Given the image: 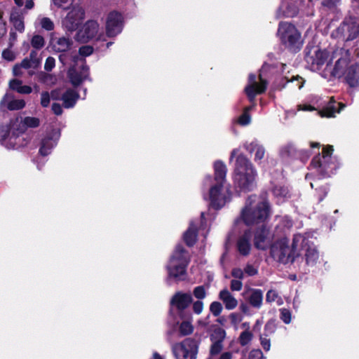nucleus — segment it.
I'll use <instances>...</instances> for the list:
<instances>
[{"label":"nucleus","mask_w":359,"mask_h":359,"mask_svg":"<svg viewBox=\"0 0 359 359\" xmlns=\"http://www.w3.org/2000/svg\"><path fill=\"white\" fill-rule=\"evenodd\" d=\"M292 150V147L291 146H285L284 147H283L280 150V155L283 156V157H285L286 156H287L290 151Z\"/></svg>","instance_id":"nucleus-61"},{"label":"nucleus","mask_w":359,"mask_h":359,"mask_svg":"<svg viewBox=\"0 0 359 359\" xmlns=\"http://www.w3.org/2000/svg\"><path fill=\"white\" fill-rule=\"evenodd\" d=\"M2 57L8 61H13L15 59L16 55L11 49H6L3 51Z\"/></svg>","instance_id":"nucleus-50"},{"label":"nucleus","mask_w":359,"mask_h":359,"mask_svg":"<svg viewBox=\"0 0 359 359\" xmlns=\"http://www.w3.org/2000/svg\"><path fill=\"white\" fill-rule=\"evenodd\" d=\"M259 83L256 81L255 74H250L248 78V84L245 88V91L249 100L252 102L257 94L263 93L266 88V82L259 75Z\"/></svg>","instance_id":"nucleus-14"},{"label":"nucleus","mask_w":359,"mask_h":359,"mask_svg":"<svg viewBox=\"0 0 359 359\" xmlns=\"http://www.w3.org/2000/svg\"><path fill=\"white\" fill-rule=\"evenodd\" d=\"M248 359H265L260 349H253L249 353Z\"/></svg>","instance_id":"nucleus-49"},{"label":"nucleus","mask_w":359,"mask_h":359,"mask_svg":"<svg viewBox=\"0 0 359 359\" xmlns=\"http://www.w3.org/2000/svg\"><path fill=\"white\" fill-rule=\"evenodd\" d=\"M52 44L54 50L57 52H65L69 50L72 45V41L66 37L53 39Z\"/></svg>","instance_id":"nucleus-29"},{"label":"nucleus","mask_w":359,"mask_h":359,"mask_svg":"<svg viewBox=\"0 0 359 359\" xmlns=\"http://www.w3.org/2000/svg\"><path fill=\"white\" fill-rule=\"evenodd\" d=\"M88 76V68L86 66H83L80 72H77L74 67L69 69L68 72V77L70 82L74 86L81 84Z\"/></svg>","instance_id":"nucleus-22"},{"label":"nucleus","mask_w":359,"mask_h":359,"mask_svg":"<svg viewBox=\"0 0 359 359\" xmlns=\"http://www.w3.org/2000/svg\"><path fill=\"white\" fill-rule=\"evenodd\" d=\"M194 332V326L191 321L183 320L179 325V332L181 336H187Z\"/></svg>","instance_id":"nucleus-37"},{"label":"nucleus","mask_w":359,"mask_h":359,"mask_svg":"<svg viewBox=\"0 0 359 359\" xmlns=\"http://www.w3.org/2000/svg\"><path fill=\"white\" fill-rule=\"evenodd\" d=\"M244 273L249 276H253L257 273V269H255L252 264H247L244 268Z\"/></svg>","instance_id":"nucleus-57"},{"label":"nucleus","mask_w":359,"mask_h":359,"mask_svg":"<svg viewBox=\"0 0 359 359\" xmlns=\"http://www.w3.org/2000/svg\"><path fill=\"white\" fill-rule=\"evenodd\" d=\"M25 102L24 100L13 99V95L8 93L2 98L0 102V109L7 108L9 110H18L24 108Z\"/></svg>","instance_id":"nucleus-21"},{"label":"nucleus","mask_w":359,"mask_h":359,"mask_svg":"<svg viewBox=\"0 0 359 359\" xmlns=\"http://www.w3.org/2000/svg\"><path fill=\"white\" fill-rule=\"evenodd\" d=\"M243 287V283L241 280L233 279L231 281V290L233 291H240Z\"/></svg>","instance_id":"nucleus-52"},{"label":"nucleus","mask_w":359,"mask_h":359,"mask_svg":"<svg viewBox=\"0 0 359 359\" xmlns=\"http://www.w3.org/2000/svg\"><path fill=\"white\" fill-rule=\"evenodd\" d=\"M338 32L343 33L346 41H351L359 34V25L355 22H344L339 28Z\"/></svg>","instance_id":"nucleus-19"},{"label":"nucleus","mask_w":359,"mask_h":359,"mask_svg":"<svg viewBox=\"0 0 359 359\" xmlns=\"http://www.w3.org/2000/svg\"><path fill=\"white\" fill-rule=\"evenodd\" d=\"M249 304L255 309H260L263 302V292L260 289H251L248 298Z\"/></svg>","instance_id":"nucleus-28"},{"label":"nucleus","mask_w":359,"mask_h":359,"mask_svg":"<svg viewBox=\"0 0 359 359\" xmlns=\"http://www.w3.org/2000/svg\"><path fill=\"white\" fill-rule=\"evenodd\" d=\"M272 193L278 203H281L290 198V191L284 185H276L272 189Z\"/></svg>","instance_id":"nucleus-27"},{"label":"nucleus","mask_w":359,"mask_h":359,"mask_svg":"<svg viewBox=\"0 0 359 359\" xmlns=\"http://www.w3.org/2000/svg\"><path fill=\"white\" fill-rule=\"evenodd\" d=\"M278 301V304H282V299L280 297H279L278 292L274 290H269L266 294V301L268 303H271Z\"/></svg>","instance_id":"nucleus-42"},{"label":"nucleus","mask_w":359,"mask_h":359,"mask_svg":"<svg viewBox=\"0 0 359 359\" xmlns=\"http://www.w3.org/2000/svg\"><path fill=\"white\" fill-rule=\"evenodd\" d=\"M305 59L312 71H318L324 66L327 68L330 67L332 55L326 49H321L318 46L307 47Z\"/></svg>","instance_id":"nucleus-7"},{"label":"nucleus","mask_w":359,"mask_h":359,"mask_svg":"<svg viewBox=\"0 0 359 359\" xmlns=\"http://www.w3.org/2000/svg\"><path fill=\"white\" fill-rule=\"evenodd\" d=\"M187 266L182 264L169 263L167 266L169 277L173 278L177 281L184 280Z\"/></svg>","instance_id":"nucleus-24"},{"label":"nucleus","mask_w":359,"mask_h":359,"mask_svg":"<svg viewBox=\"0 0 359 359\" xmlns=\"http://www.w3.org/2000/svg\"><path fill=\"white\" fill-rule=\"evenodd\" d=\"M59 137L60 133L58 131H54L51 135H48L44 137L41 140V147L39 149V153L41 155H48L51 152L52 149L56 145Z\"/></svg>","instance_id":"nucleus-18"},{"label":"nucleus","mask_w":359,"mask_h":359,"mask_svg":"<svg viewBox=\"0 0 359 359\" xmlns=\"http://www.w3.org/2000/svg\"><path fill=\"white\" fill-rule=\"evenodd\" d=\"M271 215L269 201L263 197L252 195L247 199L246 205L242 209L238 222L244 224H259L268 222Z\"/></svg>","instance_id":"nucleus-1"},{"label":"nucleus","mask_w":359,"mask_h":359,"mask_svg":"<svg viewBox=\"0 0 359 359\" xmlns=\"http://www.w3.org/2000/svg\"><path fill=\"white\" fill-rule=\"evenodd\" d=\"M203 309V303L201 301H196L193 304V311L196 314H200Z\"/></svg>","instance_id":"nucleus-58"},{"label":"nucleus","mask_w":359,"mask_h":359,"mask_svg":"<svg viewBox=\"0 0 359 359\" xmlns=\"http://www.w3.org/2000/svg\"><path fill=\"white\" fill-rule=\"evenodd\" d=\"M197 238V231L193 228H189L184 234V240L188 246H193Z\"/></svg>","instance_id":"nucleus-36"},{"label":"nucleus","mask_w":359,"mask_h":359,"mask_svg":"<svg viewBox=\"0 0 359 359\" xmlns=\"http://www.w3.org/2000/svg\"><path fill=\"white\" fill-rule=\"evenodd\" d=\"M93 48L90 46H82L79 48V54L82 56H89L93 53Z\"/></svg>","instance_id":"nucleus-51"},{"label":"nucleus","mask_w":359,"mask_h":359,"mask_svg":"<svg viewBox=\"0 0 359 359\" xmlns=\"http://www.w3.org/2000/svg\"><path fill=\"white\" fill-rule=\"evenodd\" d=\"M123 27L121 15L116 12L110 13L107 18L106 33L108 36H114L118 34Z\"/></svg>","instance_id":"nucleus-15"},{"label":"nucleus","mask_w":359,"mask_h":359,"mask_svg":"<svg viewBox=\"0 0 359 359\" xmlns=\"http://www.w3.org/2000/svg\"><path fill=\"white\" fill-rule=\"evenodd\" d=\"M78 94L74 90H67L62 96L63 106L65 108H71L74 106L78 99Z\"/></svg>","instance_id":"nucleus-31"},{"label":"nucleus","mask_w":359,"mask_h":359,"mask_svg":"<svg viewBox=\"0 0 359 359\" xmlns=\"http://www.w3.org/2000/svg\"><path fill=\"white\" fill-rule=\"evenodd\" d=\"M210 311L214 316L217 317L220 315L222 311V305L219 302H213L210 306Z\"/></svg>","instance_id":"nucleus-45"},{"label":"nucleus","mask_w":359,"mask_h":359,"mask_svg":"<svg viewBox=\"0 0 359 359\" xmlns=\"http://www.w3.org/2000/svg\"><path fill=\"white\" fill-rule=\"evenodd\" d=\"M23 123L27 127L36 128L39 125V120L35 117H26Z\"/></svg>","instance_id":"nucleus-48"},{"label":"nucleus","mask_w":359,"mask_h":359,"mask_svg":"<svg viewBox=\"0 0 359 359\" xmlns=\"http://www.w3.org/2000/svg\"><path fill=\"white\" fill-rule=\"evenodd\" d=\"M190 262L189 252L182 245H177L170 259L169 263L179 264L184 266H188Z\"/></svg>","instance_id":"nucleus-20"},{"label":"nucleus","mask_w":359,"mask_h":359,"mask_svg":"<svg viewBox=\"0 0 359 359\" xmlns=\"http://www.w3.org/2000/svg\"><path fill=\"white\" fill-rule=\"evenodd\" d=\"M99 25L97 22L93 20L88 21L81 29L79 30L76 36V39L81 42H87L90 39L96 37L97 40L104 41L103 34H98Z\"/></svg>","instance_id":"nucleus-11"},{"label":"nucleus","mask_w":359,"mask_h":359,"mask_svg":"<svg viewBox=\"0 0 359 359\" xmlns=\"http://www.w3.org/2000/svg\"><path fill=\"white\" fill-rule=\"evenodd\" d=\"M22 67L20 64H16L13 68V73L14 76H20L22 75Z\"/></svg>","instance_id":"nucleus-59"},{"label":"nucleus","mask_w":359,"mask_h":359,"mask_svg":"<svg viewBox=\"0 0 359 359\" xmlns=\"http://www.w3.org/2000/svg\"><path fill=\"white\" fill-rule=\"evenodd\" d=\"M214 184L210 189L209 198L212 207L219 209L225 205L229 198V189L224 186L226 168L221 161L214 164Z\"/></svg>","instance_id":"nucleus-2"},{"label":"nucleus","mask_w":359,"mask_h":359,"mask_svg":"<svg viewBox=\"0 0 359 359\" xmlns=\"http://www.w3.org/2000/svg\"><path fill=\"white\" fill-rule=\"evenodd\" d=\"M84 19V11L80 7H74L69 11L62 20L63 28L67 32L76 30Z\"/></svg>","instance_id":"nucleus-13"},{"label":"nucleus","mask_w":359,"mask_h":359,"mask_svg":"<svg viewBox=\"0 0 359 359\" xmlns=\"http://www.w3.org/2000/svg\"><path fill=\"white\" fill-rule=\"evenodd\" d=\"M200 340L187 338L172 346V352L176 359H196Z\"/></svg>","instance_id":"nucleus-8"},{"label":"nucleus","mask_w":359,"mask_h":359,"mask_svg":"<svg viewBox=\"0 0 359 359\" xmlns=\"http://www.w3.org/2000/svg\"><path fill=\"white\" fill-rule=\"evenodd\" d=\"M271 254L273 259L285 264L293 263L299 256L298 249L293 248V242L290 246L289 240L285 237L278 239L271 245Z\"/></svg>","instance_id":"nucleus-5"},{"label":"nucleus","mask_w":359,"mask_h":359,"mask_svg":"<svg viewBox=\"0 0 359 359\" xmlns=\"http://www.w3.org/2000/svg\"><path fill=\"white\" fill-rule=\"evenodd\" d=\"M343 76L345 77L346 82L350 86H357L359 84V65L357 63L350 65Z\"/></svg>","instance_id":"nucleus-25"},{"label":"nucleus","mask_w":359,"mask_h":359,"mask_svg":"<svg viewBox=\"0 0 359 359\" xmlns=\"http://www.w3.org/2000/svg\"><path fill=\"white\" fill-rule=\"evenodd\" d=\"M219 298L223 302L225 308L228 310L234 309L238 305V301L227 289L219 292Z\"/></svg>","instance_id":"nucleus-26"},{"label":"nucleus","mask_w":359,"mask_h":359,"mask_svg":"<svg viewBox=\"0 0 359 359\" xmlns=\"http://www.w3.org/2000/svg\"><path fill=\"white\" fill-rule=\"evenodd\" d=\"M229 318L232 323H237L241 320L240 316L238 313H232L230 314Z\"/></svg>","instance_id":"nucleus-62"},{"label":"nucleus","mask_w":359,"mask_h":359,"mask_svg":"<svg viewBox=\"0 0 359 359\" xmlns=\"http://www.w3.org/2000/svg\"><path fill=\"white\" fill-rule=\"evenodd\" d=\"M10 20L15 29L19 32H23L25 25L23 22V16L18 11H13L11 14Z\"/></svg>","instance_id":"nucleus-34"},{"label":"nucleus","mask_w":359,"mask_h":359,"mask_svg":"<svg viewBox=\"0 0 359 359\" xmlns=\"http://www.w3.org/2000/svg\"><path fill=\"white\" fill-rule=\"evenodd\" d=\"M9 88L20 94H29L32 91L30 86L23 85L22 81L15 79L9 81Z\"/></svg>","instance_id":"nucleus-32"},{"label":"nucleus","mask_w":359,"mask_h":359,"mask_svg":"<svg viewBox=\"0 0 359 359\" xmlns=\"http://www.w3.org/2000/svg\"><path fill=\"white\" fill-rule=\"evenodd\" d=\"M192 297L190 293L176 292L170 300V304L176 306L177 310L183 311L192 302Z\"/></svg>","instance_id":"nucleus-17"},{"label":"nucleus","mask_w":359,"mask_h":359,"mask_svg":"<svg viewBox=\"0 0 359 359\" xmlns=\"http://www.w3.org/2000/svg\"><path fill=\"white\" fill-rule=\"evenodd\" d=\"M253 334L251 331L246 330L242 332L238 337V342L242 346L248 345L252 339Z\"/></svg>","instance_id":"nucleus-40"},{"label":"nucleus","mask_w":359,"mask_h":359,"mask_svg":"<svg viewBox=\"0 0 359 359\" xmlns=\"http://www.w3.org/2000/svg\"><path fill=\"white\" fill-rule=\"evenodd\" d=\"M260 343L263 348L266 351H269L271 348V342L270 339H267V337H264L263 335L260 336Z\"/></svg>","instance_id":"nucleus-53"},{"label":"nucleus","mask_w":359,"mask_h":359,"mask_svg":"<svg viewBox=\"0 0 359 359\" xmlns=\"http://www.w3.org/2000/svg\"><path fill=\"white\" fill-rule=\"evenodd\" d=\"M39 24L41 27L46 30L50 31L54 28V24L53 21L48 18H41L39 19Z\"/></svg>","instance_id":"nucleus-44"},{"label":"nucleus","mask_w":359,"mask_h":359,"mask_svg":"<svg viewBox=\"0 0 359 359\" xmlns=\"http://www.w3.org/2000/svg\"><path fill=\"white\" fill-rule=\"evenodd\" d=\"M297 13V11L294 8L292 7H287L286 4L283 3L278 11V16H286V17H293Z\"/></svg>","instance_id":"nucleus-39"},{"label":"nucleus","mask_w":359,"mask_h":359,"mask_svg":"<svg viewBox=\"0 0 359 359\" xmlns=\"http://www.w3.org/2000/svg\"><path fill=\"white\" fill-rule=\"evenodd\" d=\"M50 103V95L48 92H43L41 95V104L46 107Z\"/></svg>","instance_id":"nucleus-54"},{"label":"nucleus","mask_w":359,"mask_h":359,"mask_svg":"<svg viewBox=\"0 0 359 359\" xmlns=\"http://www.w3.org/2000/svg\"><path fill=\"white\" fill-rule=\"evenodd\" d=\"M337 104L339 107L338 109L334 105V102L332 100V102L327 107L319 112L320 116L327 118L334 117L336 114L339 113L345 107V105L342 103H338Z\"/></svg>","instance_id":"nucleus-30"},{"label":"nucleus","mask_w":359,"mask_h":359,"mask_svg":"<svg viewBox=\"0 0 359 359\" xmlns=\"http://www.w3.org/2000/svg\"><path fill=\"white\" fill-rule=\"evenodd\" d=\"M351 54L348 50L337 48L332 54V61L335 60L331 74L334 76H343L350 66Z\"/></svg>","instance_id":"nucleus-9"},{"label":"nucleus","mask_w":359,"mask_h":359,"mask_svg":"<svg viewBox=\"0 0 359 359\" xmlns=\"http://www.w3.org/2000/svg\"><path fill=\"white\" fill-rule=\"evenodd\" d=\"M255 105H252L250 107H246L244 109L243 113L239 116L238 118V123L241 126L248 125L251 121V116L249 114V111L252 109Z\"/></svg>","instance_id":"nucleus-38"},{"label":"nucleus","mask_w":359,"mask_h":359,"mask_svg":"<svg viewBox=\"0 0 359 359\" xmlns=\"http://www.w3.org/2000/svg\"><path fill=\"white\" fill-rule=\"evenodd\" d=\"M280 318L285 323L291 322V312L290 310L283 308L280 309Z\"/></svg>","instance_id":"nucleus-46"},{"label":"nucleus","mask_w":359,"mask_h":359,"mask_svg":"<svg viewBox=\"0 0 359 359\" xmlns=\"http://www.w3.org/2000/svg\"><path fill=\"white\" fill-rule=\"evenodd\" d=\"M312 235L306 233H296L293 236V248L303 252L306 265L313 266L319 259V252L317 247L311 240Z\"/></svg>","instance_id":"nucleus-4"},{"label":"nucleus","mask_w":359,"mask_h":359,"mask_svg":"<svg viewBox=\"0 0 359 359\" xmlns=\"http://www.w3.org/2000/svg\"><path fill=\"white\" fill-rule=\"evenodd\" d=\"M257 172L251 163L243 156L236 159L233 180L243 191H251L256 187Z\"/></svg>","instance_id":"nucleus-3"},{"label":"nucleus","mask_w":359,"mask_h":359,"mask_svg":"<svg viewBox=\"0 0 359 359\" xmlns=\"http://www.w3.org/2000/svg\"><path fill=\"white\" fill-rule=\"evenodd\" d=\"M232 353L231 352H224L222 353L219 359H232Z\"/></svg>","instance_id":"nucleus-64"},{"label":"nucleus","mask_w":359,"mask_h":359,"mask_svg":"<svg viewBox=\"0 0 359 359\" xmlns=\"http://www.w3.org/2000/svg\"><path fill=\"white\" fill-rule=\"evenodd\" d=\"M54 4L57 7L65 8L69 0H53Z\"/></svg>","instance_id":"nucleus-63"},{"label":"nucleus","mask_w":359,"mask_h":359,"mask_svg":"<svg viewBox=\"0 0 359 359\" xmlns=\"http://www.w3.org/2000/svg\"><path fill=\"white\" fill-rule=\"evenodd\" d=\"M23 69H28L30 68L36 69L40 64L39 60L37 58V53L32 51L29 57L25 58L20 63Z\"/></svg>","instance_id":"nucleus-33"},{"label":"nucleus","mask_w":359,"mask_h":359,"mask_svg":"<svg viewBox=\"0 0 359 359\" xmlns=\"http://www.w3.org/2000/svg\"><path fill=\"white\" fill-rule=\"evenodd\" d=\"M248 150H249L250 152L255 151V161H258L263 158L264 154H265V149L259 144L257 143V142H252L247 146Z\"/></svg>","instance_id":"nucleus-35"},{"label":"nucleus","mask_w":359,"mask_h":359,"mask_svg":"<svg viewBox=\"0 0 359 359\" xmlns=\"http://www.w3.org/2000/svg\"><path fill=\"white\" fill-rule=\"evenodd\" d=\"M276 330V324L275 320H269L264 325V335L268 337L275 332Z\"/></svg>","instance_id":"nucleus-41"},{"label":"nucleus","mask_w":359,"mask_h":359,"mask_svg":"<svg viewBox=\"0 0 359 359\" xmlns=\"http://www.w3.org/2000/svg\"><path fill=\"white\" fill-rule=\"evenodd\" d=\"M193 294L194 297L198 299H203L206 296V292L204 286H197L194 289Z\"/></svg>","instance_id":"nucleus-47"},{"label":"nucleus","mask_w":359,"mask_h":359,"mask_svg":"<svg viewBox=\"0 0 359 359\" xmlns=\"http://www.w3.org/2000/svg\"><path fill=\"white\" fill-rule=\"evenodd\" d=\"M55 60L52 57H48L45 62L44 68L46 71H51L55 67Z\"/></svg>","instance_id":"nucleus-55"},{"label":"nucleus","mask_w":359,"mask_h":359,"mask_svg":"<svg viewBox=\"0 0 359 359\" xmlns=\"http://www.w3.org/2000/svg\"><path fill=\"white\" fill-rule=\"evenodd\" d=\"M32 47L36 49H40L43 47L45 41L43 36L40 35H34L31 41Z\"/></svg>","instance_id":"nucleus-43"},{"label":"nucleus","mask_w":359,"mask_h":359,"mask_svg":"<svg viewBox=\"0 0 359 359\" xmlns=\"http://www.w3.org/2000/svg\"><path fill=\"white\" fill-rule=\"evenodd\" d=\"M231 276L238 280H242L244 278V271L239 268L233 269L231 271Z\"/></svg>","instance_id":"nucleus-56"},{"label":"nucleus","mask_w":359,"mask_h":359,"mask_svg":"<svg viewBox=\"0 0 359 359\" xmlns=\"http://www.w3.org/2000/svg\"><path fill=\"white\" fill-rule=\"evenodd\" d=\"M253 234L254 245L259 250H266L273 238V233L271 231L269 226H259Z\"/></svg>","instance_id":"nucleus-12"},{"label":"nucleus","mask_w":359,"mask_h":359,"mask_svg":"<svg viewBox=\"0 0 359 359\" xmlns=\"http://www.w3.org/2000/svg\"><path fill=\"white\" fill-rule=\"evenodd\" d=\"M52 110L56 115H60L62 113V109L60 104L57 103H53L52 105Z\"/></svg>","instance_id":"nucleus-60"},{"label":"nucleus","mask_w":359,"mask_h":359,"mask_svg":"<svg viewBox=\"0 0 359 359\" xmlns=\"http://www.w3.org/2000/svg\"><path fill=\"white\" fill-rule=\"evenodd\" d=\"M252 233L250 231H245L243 235L238 240L237 248L241 255L243 256L249 255L251 250L250 240Z\"/></svg>","instance_id":"nucleus-23"},{"label":"nucleus","mask_w":359,"mask_h":359,"mask_svg":"<svg viewBox=\"0 0 359 359\" xmlns=\"http://www.w3.org/2000/svg\"><path fill=\"white\" fill-rule=\"evenodd\" d=\"M226 337V332L222 328H217L214 330L213 334L210 335L212 344L210 348V355L214 356L218 355L223 349V341Z\"/></svg>","instance_id":"nucleus-16"},{"label":"nucleus","mask_w":359,"mask_h":359,"mask_svg":"<svg viewBox=\"0 0 359 359\" xmlns=\"http://www.w3.org/2000/svg\"><path fill=\"white\" fill-rule=\"evenodd\" d=\"M333 151L332 146H327L323 148V156H316L311 162L315 168H319L325 172L327 175H330L337 168V165L332 161L331 155Z\"/></svg>","instance_id":"nucleus-10"},{"label":"nucleus","mask_w":359,"mask_h":359,"mask_svg":"<svg viewBox=\"0 0 359 359\" xmlns=\"http://www.w3.org/2000/svg\"><path fill=\"white\" fill-rule=\"evenodd\" d=\"M278 35L282 43L292 51L299 50L302 46L301 34L292 24L280 22Z\"/></svg>","instance_id":"nucleus-6"}]
</instances>
